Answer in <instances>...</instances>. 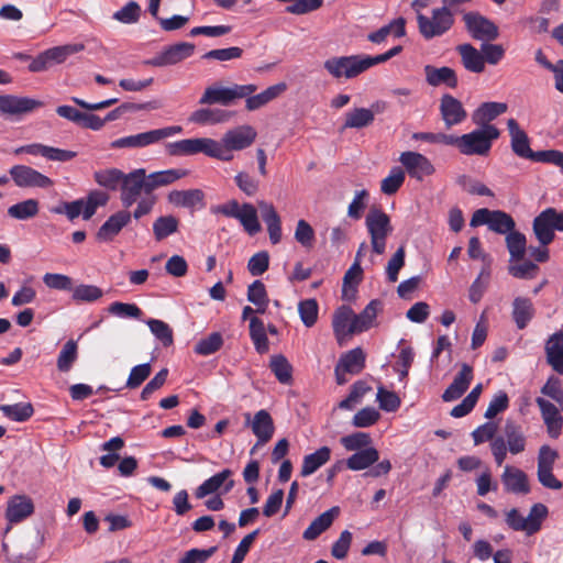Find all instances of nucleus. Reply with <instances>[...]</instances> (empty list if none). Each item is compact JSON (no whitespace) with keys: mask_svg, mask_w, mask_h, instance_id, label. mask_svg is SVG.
Masks as SVG:
<instances>
[{"mask_svg":"<svg viewBox=\"0 0 563 563\" xmlns=\"http://www.w3.org/2000/svg\"><path fill=\"white\" fill-rule=\"evenodd\" d=\"M34 512L33 500L26 495H14L9 498L5 509L7 531L12 525H16L29 518Z\"/></svg>","mask_w":563,"mask_h":563,"instance_id":"f3484780","label":"nucleus"},{"mask_svg":"<svg viewBox=\"0 0 563 563\" xmlns=\"http://www.w3.org/2000/svg\"><path fill=\"white\" fill-rule=\"evenodd\" d=\"M440 112L446 128L460 124L467 115L462 102L448 93L440 99Z\"/></svg>","mask_w":563,"mask_h":563,"instance_id":"b1692460","label":"nucleus"},{"mask_svg":"<svg viewBox=\"0 0 563 563\" xmlns=\"http://www.w3.org/2000/svg\"><path fill=\"white\" fill-rule=\"evenodd\" d=\"M500 479L507 493L527 495L531 490L528 475L516 466L506 465Z\"/></svg>","mask_w":563,"mask_h":563,"instance_id":"412c9836","label":"nucleus"},{"mask_svg":"<svg viewBox=\"0 0 563 563\" xmlns=\"http://www.w3.org/2000/svg\"><path fill=\"white\" fill-rule=\"evenodd\" d=\"M179 221L174 216H163L153 223V233L157 241H162L177 232Z\"/></svg>","mask_w":563,"mask_h":563,"instance_id":"6e6d98bb","label":"nucleus"},{"mask_svg":"<svg viewBox=\"0 0 563 563\" xmlns=\"http://www.w3.org/2000/svg\"><path fill=\"white\" fill-rule=\"evenodd\" d=\"M532 230L540 245L548 246L553 242L555 231H563V211L544 209L533 219Z\"/></svg>","mask_w":563,"mask_h":563,"instance_id":"0eeeda50","label":"nucleus"},{"mask_svg":"<svg viewBox=\"0 0 563 563\" xmlns=\"http://www.w3.org/2000/svg\"><path fill=\"white\" fill-rule=\"evenodd\" d=\"M500 135L499 130L493 124H484L470 133L455 136L454 146L461 154L472 156H486L489 154L493 142Z\"/></svg>","mask_w":563,"mask_h":563,"instance_id":"f03ea898","label":"nucleus"},{"mask_svg":"<svg viewBox=\"0 0 563 563\" xmlns=\"http://www.w3.org/2000/svg\"><path fill=\"white\" fill-rule=\"evenodd\" d=\"M426 81L432 87H439L445 85L449 88H456L457 76L455 70L448 67H434L432 65H426L424 68Z\"/></svg>","mask_w":563,"mask_h":563,"instance_id":"c85d7f7f","label":"nucleus"},{"mask_svg":"<svg viewBox=\"0 0 563 563\" xmlns=\"http://www.w3.org/2000/svg\"><path fill=\"white\" fill-rule=\"evenodd\" d=\"M399 162L405 167L411 178L422 180L427 176H431L435 168L431 161L421 153L407 151L399 156Z\"/></svg>","mask_w":563,"mask_h":563,"instance_id":"dca6fc26","label":"nucleus"},{"mask_svg":"<svg viewBox=\"0 0 563 563\" xmlns=\"http://www.w3.org/2000/svg\"><path fill=\"white\" fill-rule=\"evenodd\" d=\"M331 457V449L329 446H321L316 452L305 455L300 475L307 477L317 472L321 466L327 464Z\"/></svg>","mask_w":563,"mask_h":563,"instance_id":"a19ab883","label":"nucleus"},{"mask_svg":"<svg viewBox=\"0 0 563 563\" xmlns=\"http://www.w3.org/2000/svg\"><path fill=\"white\" fill-rule=\"evenodd\" d=\"M232 475L231 470L225 468L210 478L206 479L195 492V495L198 499L205 498L206 496L213 494L219 490L220 487L224 486V493H229L233 486L234 482L229 479Z\"/></svg>","mask_w":563,"mask_h":563,"instance_id":"cd10ccee","label":"nucleus"},{"mask_svg":"<svg viewBox=\"0 0 563 563\" xmlns=\"http://www.w3.org/2000/svg\"><path fill=\"white\" fill-rule=\"evenodd\" d=\"M214 212L239 220L250 235H255L262 229L256 209L252 203L245 202L240 205L236 200L232 199L218 206Z\"/></svg>","mask_w":563,"mask_h":563,"instance_id":"6e6552de","label":"nucleus"},{"mask_svg":"<svg viewBox=\"0 0 563 563\" xmlns=\"http://www.w3.org/2000/svg\"><path fill=\"white\" fill-rule=\"evenodd\" d=\"M339 514L340 508L338 506H334L322 512L311 521L309 527L303 531L302 538L309 541L316 540L322 532L331 527L332 522L339 516Z\"/></svg>","mask_w":563,"mask_h":563,"instance_id":"473e14b6","label":"nucleus"},{"mask_svg":"<svg viewBox=\"0 0 563 563\" xmlns=\"http://www.w3.org/2000/svg\"><path fill=\"white\" fill-rule=\"evenodd\" d=\"M379 306L380 302L378 300H372L360 314L354 313L351 331H356V333L367 331L377 317Z\"/></svg>","mask_w":563,"mask_h":563,"instance_id":"49530a36","label":"nucleus"},{"mask_svg":"<svg viewBox=\"0 0 563 563\" xmlns=\"http://www.w3.org/2000/svg\"><path fill=\"white\" fill-rule=\"evenodd\" d=\"M545 353L548 363L558 374L563 375V330L549 338Z\"/></svg>","mask_w":563,"mask_h":563,"instance_id":"72a5a7b5","label":"nucleus"},{"mask_svg":"<svg viewBox=\"0 0 563 563\" xmlns=\"http://www.w3.org/2000/svg\"><path fill=\"white\" fill-rule=\"evenodd\" d=\"M470 224L471 227L486 224L490 231L505 235L516 228V222L509 213L487 208L476 210L472 216Z\"/></svg>","mask_w":563,"mask_h":563,"instance_id":"9d476101","label":"nucleus"},{"mask_svg":"<svg viewBox=\"0 0 563 563\" xmlns=\"http://www.w3.org/2000/svg\"><path fill=\"white\" fill-rule=\"evenodd\" d=\"M379 452L375 448H366L352 454L346 460V467L352 471H362L375 464Z\"/></svg>","mask_w":563,"mask_h":563,"instance_id":"a18cd8bd","label":"nucleus"},{"mask_svg":"<svg viewBox=\"0 0 563 563\" xmlns=\"http://www.w3.org/2000/svg\"><path fill=\"white\" fill-rule=\"evenodd\" d=\"M146 324L164 346H170L174 343L173 330L166 322L158 319H148Z\"/></svg>","mask_w":563,"mask_h":563,"instance_id":"bf43d9fd","label":"nucleus"},{"mask_svg":"<svg viewBox=\"0 0 563 563\" xmlns=\"http://www.w3.org/2000/svg\"><path fill=\"white\" fill-rule=\"evenodd\" d=\"M233 112L223 109L201 108L194 111L189 121L200 125L224 123L231 120Z\"/></svg>","mask_w":563,"mask_h":563,"instance_id":"c9c22d12","label":"nucleus"},{"mask_svg":"<svg viewBox=\"0 0 563 563\" xmlns=\"http://www.w3.org/2000/svg\"><path fill=\"white\" fill-rule=\"evenodd\" d=\"M507 128L510 135V146L512 152L521 158L534 162L537 152L531 150L528 134L519 126L515 119H508Z\"/></svg>","mask_w":563,"mask_h":563,"instance_id":"aec40b11","label":"nucleus"},{"mask_svg":"<svg viewBox=\"0 0 563 563\" xmlns=\"http://www.w3.org/2000/svg\"><path fill=\"white\" fill-rule=\"evenodd\" d=\"M269 368L279 383H282V384L291 383L292 366L283 354H275L271 357Z\"/></svg>","mask_w":563,"mask_h":563,"instance_id":"3c124183","label":"nucleus"},{"mask_svg":"<svg viewBox=\"0 0 563 563\" xmlns=\"http://www.w3.org/2000/svg\"><path fill=\"white\" fill-rule=\"evenodd\" d=\"M384 106L380 107L379 102L367 108H355L345 114V122L342 129H363L371 125L374 122L375 113L380 112Z\"/></svg>","mask_w":563,"mask_h":563,"instance_id":"a878e982","label":"nucleus"},{"mask_svg":"<svg viewBox=\"0 0 563 563\" xmlns=\"http://www.w3.org/2000/svg\"><path fill=\"white\" fill-rule=\"evenodd\" d=\"M43 102L29 97L13 95L0 96V112L10 115L31 113L41 108Z\"/></svg>","mask_w":563,"mask_h":563,"instance_id":"6ab92c4d","label":"nucleus"},{"mask_svg":"<svg viewBox=\"0 0 563 563\" xmlns=\"http://www.w3.org/2000/svg\"><path fill=\"white\" fill-rule=\"evenodd\" d=\"M463 21L467 32L475 40L490 42L499 36L498 26L478 12L471 11L465 13Z\"/></svg>","mask_w":563,"mask_h":563,"instance_id":"ddd939ff","label":"nucleus"},{"mask_svg":"<svg viewBox=\"0 0 563 563\" xmlns=\"http://www.w3.org/2000/svg\"><path fill=\"white\" fill-rule=\"evenodd\" d=\"M353 320L354 312L351 307L342 306L335 311L332 320V328L340 344H342L345 336L356 333V331H351Z\"/></svg>","mask_w":563,"mask_h":563,"instance_id":"2f4dec72","label":"nucleus"},{"mask_svg":"<svg viewBox=\"0 0 563 563\" xmlns=\"http://www.w3.org/2000/svg\"><path fill=\"white\" fill-rule=\"evenodd\" d=\"M402 51V46L397 45L384 54L376 56L368 55H350V56H335L328 58L323 63L324 69L335 79L342 77L346 79L355 78L363 74L371 67L385 63L395 57Z\"/></svg>","mask_w":563,"mask_h":563,"instance_id":"f257e3e1","label":"nucleus"},{"mask_svg":"<svg viewBox=\"0 0 563 563\" xmlns=\"http://www.w3.org/2000/svg\"><path fill=\"white\" fill-rule=\"evenodd\" d=\"M188 175V170L180 168H172L159 170L146 175L147 177V192H153L155 189L168 186L176 180L184 178Z\"/></svg>","mask_w":563,"mask_h":563,"instance_id":"e433bc0d","label":"nucleus"},{"mask_svg":"<svg viewBox=\"0 0 563 563\" xmlns=\"http://www.w3.org/2000/svg\"><path fill=\"white\" fill-rule=\"evenodd\" d=\"M40 203L36 199H26L8 208V216L15 220H29L37 216Z\"/></svg>","mask_w":563,"mask_h":563,"instance_id":"8fccbe9b","label":"nucleus"},{"mask_svg":"<svg viewBox=\"0 0 563 563\" xmlns=\"http://www.w3.org/2000/svg\"><path fill=\"white\" fill-rule=\"evenodd\" d=\"M85 49L82 43L66 44L48 48L38 54L29 65L32 73H41L51 68L53 65L64 63L68 56Z\"/></svg>","mask_w":563,"mask_h":563,"instance_id":"1a4fd4ad","label":"nucleus"},{"mask_svg":"<svg viewBox=\"0 0 563 563\" xmlns=\"http://www.w3.org/2000/svg\"><path fill=\"white\" fill-rule=\"evenodd\" d=\"M140 15L141 7L139 3L135 1H130L120 10L114 12L113 19L124 24H132L139 21Z\"/></svg>","mask_w":563,"mask_h":563,"instance_id":"338daca9","label":"nucleus"},{"mask_svg":"<svg viewBox=\"0 0 563 563\" xmlns=\"http://www.w3.org/2000/svg\"><path fill=\"white\" fill-rule=\"evenodd\" d=\"M252 431L257 438V444H265L272 439L274 423L271 415L266 410H260L255 413L252 422Z\"/></svg>","mask_w":563,"mask_h":563,"instance_id":"58836bf2","label":"nucleus"},{"mask_svg":"<svg viewBox=\"0 0 563 563\" xmlns=\"http://www.w3.org/2000/svg\"><path fill=\"white\" fill-rule=\"evenodd\" d=\"M365 353L361 347H355L343 353L334 368L336 384H346L349 380L347 374H360L365 367Z\"/></svg>","mask_w":563,"mask_h":563,"instance_id":"f8f14e48","label":"nucleus"},{"mask_svg":"<svg viewBox=\"0 0 563 563\" xmlns=\"http://www.w3.org/2000/svg\"><path fill=\"white\" fill-rule=\"evenodd\" d=\"M0 410L3 415L13 420L23 422L30 419L34 412L33 406L31 402H19L14 405H2L0 406Z\"/></svg>","mask_w":563,"mask_h":563,"instance_id":"4d7b16f0","label":"nucleus"},{"mask_svg":"<svg viewBox=\"0 0 563 563\" xmlns=\"http://www.w3.org/2000/svg\"><path fill=\"white\" fill-rule=\"evenodd\" d=\"M124 174L119 168H104L93 173L95 181L108 190H117L121 187Z\"/></svg>","mask_w":563,"mask_h":563,"instance_id":"de8ad7c7","label":"nucleus"},{"mask_svg":"<svg viewBox=\"0 0 563 563\" xmlns=\"http://www.w3.org/2000/svg\"><path fill=\"white\" fill-rule=\"evenodd\" d=\"M257 90V86L253 84L238 85L234 84L231 87H222L217 84L207 87L199 99V104L211 106L221 104L224 107L233 104L236 99H242L249 95L254 93Z\"/></svg>","mask_w":563,"mask_h":563,"instance_id":"7ed1b4c3","label":"nucleus"},{"mask_svg":"<svg viewBox=\"0 0 563 563\" xmlns=\"http://www.w3.org/2000/svg\"><path fill=\"white\" fill-rule=\"evenodd\" d=\"M536 308L528 297H516L512 301L511 317L519 330L527 328L529 322L534 318Z\"/></svg>","mask_w":563,"mask_h":563,"instance_id":"c756f323","label":"nucleus"},{"mask_svg":"<svg viewBox=\"0 0 563 563\" xmlns=\"http://www.w3.org/2000/svg\"><path fill=\"white\" fill-rule=\"evenodd\" d=\"M263 221L267 227L269 240L277 244L282 240V221L273 203L261 200L257 202Z\"/></svg>","mask_w":563,"mask_h":563,"instance_id":"bb28decb","label":"nucleus"},{"mask_svg":"<svg viewBox=\"0 0 563 563\" xmlns=\"http://www.w3.org/2000/svg\"><path fill=\"white\" fill-rule=\"evenodd\" d=\"M120 190V200L124 208H130L134 205L143 192L150 196L151 192H147L146 170L137 168L124 174Z\"/></svg>","mask_w":563,"mask_h":563,"instance_id":"9b49d317","label":"nucleus"},{"mask_svg":"<svg viewBox=\"0 0 563 563\" xmlns=\"http://www.w3.org/2000/svg\"><path fill=\"white\" fill-rule=\"evenodd\" d=\"M194 52L195 45L192 43L181 42L165 47L158 55L144 60V64L154 67L175 65L190 57Z\"/></svg>","mask_w":563,"mask_h":563,"instance_id":"2eb2a0df","label":"nucleus"},{"mask_svg":"<svg viewBox=\"0 0 563 563\" xmlns=\"http://www.w3.org/2000/svg\"><path fill=\"white\" fill-rule=\"evenodd\" d=\"M9 175L16 187L20 188H49L53 180L27 165H14L9 169Z\"/></svg>","mask_w":563,"mask_h":563,"instance_id":"4468645a","label":"nucleus"},{"mask_svg":"<svg viewBox=\"0 0 563 563\" xmlns=\"http://www.w3.org/2000/svg\"><path fill=\"white\" fill-rule=\"evenodd\" d=\"M298 312L302 323L311 328L318 320L319 306L316 299H306L299 302Z\"/></svg>","mask_w":563,"mask_h":563,"instance_id":"e2e57ef3","label":"nucleus"},{"mask_svg":"<svg viewBox=\"0 0 563 563\" xmlns=\"http://www.w3.org/2000/svg\"><path fill=\"white\" fill-rule=\"evenodd\" d=\"M454 22L453 12L443 7L433 9L431 16L417 12L418 30L424 40L442 36L451 30Z\"/></svg>","mask_w":563,"mask_h":563,"instance_id":"39448f33","label":"nucleus"},{"mask_svg":"<svg viewBox=\"0 0 563 563\" xmlns=\"http://www.w3.org/2000/svg\"><path fill=\"white\" fill-rule=\"evenodd\" d=\"M402 37L406 35V20L402 16L394 19L389 24L382 26L379 30L367 35V40L375 44L383 43L388 35Z\"/></svg>","mask_w":563,"mask_h":563,"instance_id":"37998d69","label":"nucleus"},{"mask_svg":"<svg viewBox=\"0 0 563 563\" xmlns=\"http://www.w3.org/2000/svg\"><path fill=\"white\" fill-rule=\"evenodd\" d=\"M405 172L400 167H393L389 175L382 180L380 190L388 196L398 191L405 181Z\"/></svg>","mask_w":563,"mask_h":563,"instance_id":"052dcab7","label":"nucleus"},{"mask_svg":"<svg viewBox=\"0 0 563 563\" xmlns=\"http://www.w3.org/2000/svg\"><path fill=\"white\" fill-rule=\"evenodd\" d=\"M84 199L82 218L85 220L91 219L99 207H103L109 201V195L101 190H92Z\"/></svg>","mask_w":563,"mask_h":563,"instance_id":"5fc2aeb1","label":"nucleus"},{"mask_svg":"<svg viewBox=\"0 0 563 563\" xmlns=\"http://www.w3.org/2000/svg\"><path fill=\"white\" fill-rule=\"evenodd\" d=\"M506 246L510 255V262L522 261L527 250L526 235L515 229L506 234Z\"/></svg>","mask_w":563,"mask_h":563,"instance_id":"09e8293b","label":"nucleus"},{"mask_svg":"<svg viewBox=\"0 0 563 563\" xmlns=\"http://www.w3.org/2000/svg\"><path fill=\"white\" fill-rule=\"evenodd\" d=\"M223 345V339L221 333L212 332L208 336L199 340L195 346V352L199 355H210L216 353Z\"/></svg>","mask_w":563,"mask_h":563,"instance_id":"13d9d810","label":"nucleus"},{"mask_svg":"<svg viewBox=\"0 0 563 563\" xmlns=\"http://www.w3.org/2000/svg\"><path fill=\"white\" fill-rule=\"evenodd\" d=\"M461 55L462 64L468 71L483 73L485 69V59L482 51L476 49L472 44H461L456 47Z\"/></svg>","mask_w":563,"mask_h":563,"instance_id":"4c0bfd02","label":"nucleus"},{"mask_svg":"<svg viewBox=\"0 0 563 563\" xmlns=\"http://www.w3.org/2000/svg\"><path fill=\"white\" fill-rule=\"evenodd\" d=\"M183 128L179 125H172L162 129L151 130L139 134L128 135L117 139L110 143L111 148H143L159 141L179 134Z\"/></svg>","mask_w":563,"mask_h":563,"instance_id":"423d86ee","label":"nucleus"},{"mask_svg":"<svg viewBox=\"0 0 563 563\" xmlns=\"http://www.w3.org/2000/svg\"><path fill=\"white\" fill-rule=\"evenodd\" d=\"M132 214L128 210H120L111 214L96 233L98 242H111L130 223Z\"/></svg>","mask_w":563,"mask_h":563,"instance_id":"4be33fe9","label":"nucleus"},{"mask_svg":"<svg viewBox=\"0 0 563 563\" xmlns=\"http://www.w3.org/2000/svg\"><path fill=\"white\" fill-rule=\"evenodd\" d=\"M365 225L371 238L374 253L382 255L386 251L387 238L393 233L389 216L382 209L373 208L365 218Z\"/></svg>","mask_w":563,"mask_h":563,"instance_id":"20e7f679","label":"nucleus"},{"mask_svg":"<svg viewBox=\"0 0 563 563\" xmlns=\"http://www.w3.org/2000/svg\"><path fill=\"white\" fill-rule=\"evenodd\" d=\"M205 194L200 189L173 190L168 194V201L176 207L195 208L203 205Z\"/></svg>","mask_w":563,"mask_h":563,"instance_id":"79ce46f5","label":"nucleus"},{"mask_svg":"<svg viewBox=\"0 0 563 563\" xmlns=\"http://www.w3.org/2000/svg\"><path fill=\"white\" fill-rule=\"evenodd\" d=\"M257 133L251 125L244 124L238 128L227 131L222 137L223 147L228 150V153L232 151H242L251 146Z\"/></svg>","mask_w":563,"mask_h":563,"instance_id":"a211bd4d","label":"nucleus"},{"mask_svg":"<svg viewBox=\"0 0 563 563\" xmlns=\"http://www.w3.org/2000/svg\"><path fill=\"white\" fill-rule=\"evenodd\" d=\"M539 271V266L531 261H525L518 264H510L508 266V273L512 277L519 279H533L538 275Z\"/></svg>","mask_w":563,"mask_h":563,"instance_id":"69168bd1","label":"nucleus"},{"mask_svg":"<svg viewBox=\"0 0 563 563\" xmlns=\"http://www.w3.org/2000/svg\"><path fill=\"white\" fill-rule=\"evenodd\" d=\"M78 358V345L74 340H68L62 347L57 357V368L62 373H67Z\"/></svg>","mask_w":563,"mask_h":563,"instance_id":"864d4df0","label":"nucleus"},{"mask_svg":"<svg viewBox=\"0 0 563 563\" xmlns=\"http://www.w3.org/2000/svg\"><path fill=\"white\" fill-rule=\"evenodd\" d=\"M203 153L209 157L229 162L233 158L232 153L223 147L222 141L218 142L209 137L194 139V154Z\"/></svg>","mask_w":563,"mask_h":563,"instance_id":"7c9ffc66","label":"nucleus"},{"mask_svg":"<svg viewBox=\"0 0 563 563\" xmlns=\"http://www.w3.org/2000/svg\"><path fill=\"white\" fill-rule=\"evenodd\" d=\"M507 111V104L504 102H484L473 113V122L476 124H488L498 115Z\"/></svg>","mask_w":563,"mask_h":563,"instance_id":"c03bdc74","label":"nucleus"},{"mask_svg":"<svg viewBox=\"0 0 563 563\" xmlns=\"http://www.w3.org/2000/svg\"><path fill=\"white\" fill-rule=\"evenodd\" d=\"M548 508L543 504H534L530 511L528 517L526 518L527 521V533L532 534L540 530L542 521L548 516Z\"/></svg>","mask_w":563,"mask_h":563,"instance_id":"680f3d73","label":"nucleus"},{"mask_svg":"<svg viewBox=\"0 0 563 563\" xmlns=\"http://www.w3.org/2000/svg\"><path fill=\"white\" fill-rule=\"evenodd\" d=\"M504 433L507 439L506 443L508 450L511 454H519L526 450V437L520 424L511 419L506 420Z\"/></svg>","mask_w":563,"mask_h":563,"instance_id":"ea45409f","label":"nucleus"},{"mask_svg":"<svg viewBox=\"0 0 563 563\" xmlns=\"http://www.w3.org/2000/svg\"><path fill=\"white\" fill-rule=\"evenodd\" d=\"M247 300L256 306V312L264 313L268 307V296L265 285L261 280H254L247 288Z\"/></svg>","mask_w":563,"mask_h":563,"instance_id":"603ef678","label":"nucleus"},{"mask_svg":"<svg viewBox=\"0 0 563 563\" xmlns=\"http://www.w3.org/2000/svg\"><path fill=\"white\" fill-rule=\"evenodd\" d=\"M536 402L541 411L549 437L558 439L563 428V417L560 415L559 409L554 404L541 397L537 398Z\"/></svg>","mask_w":563,"mask_h":563,"instance_id":"5701e85b","label":"nucleus"},{"mask_svg":"<svg viewBox=\"0 0 563 563\" xmlns=\"http://www.w3.org/2000/svg\"><path fill=\"white\" fill-rule=\"evenodd\" d=\"M363 277V269L358 263H353L351 267L345 272L343 277V297H347L351 291H356V286L361 283Z\"/></svg>","mask_w":563,"mask_h":563,"instance_id":"0e129e2a","label":"nucleus"},{"mask_svg":"<svg viewBox=\"0 0 563 563\" xmlns=\"http://www.w3.org/2000/svg\"><path fill=\"white\" fill-rule=\"evenodd\" d=\"M473 379V368L466 363L461 365V371L454 377L453 382L442 394L443 401H453L459 399L470 387Z\"/></svg>","mask_w":563,"mask_h":563,"instance_id":"393cba45","label":"nucleus"},{"mask_svg":"<svg viewBox=\"0 0 563 563\" xmlns=\"http://www.w3.org/2000/svg\"><path fill=\"white\" fill-rule=\"evenodd\" d=\"M287 89V85L285 82H279L273 86H269L264 91L257 93V95H249L247 97H244L245 100V108L249 111H255L274 99L278 98L282 93H284Z\"/></svg>","mask_w":563,"mask_h":563,"instance_id":"f704fd0d","label":"nucleus"},{"mask_svg":"<svg viewBox=\"0 0 563 563\" xmlns=\"http://www.w3.org/2000/svg\"><path fill=\"white\" fill-rule=\"evenodd\" d=\"M295 240L305 249H311L314 242V230L303 219L297 222L295 230Z\"/></svg>","mask_w":563,"mask_h":563,"instance_id":"774afa93","label":"nucleus"}]
</instances>
